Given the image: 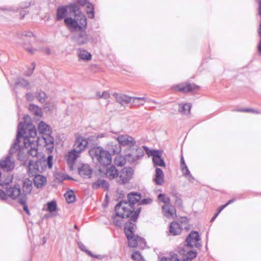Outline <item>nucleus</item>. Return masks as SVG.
I'll return each mask as SVG.
<instances>
[{"label": "nucleus", "mask_w": 261, "mask_h": 261, "mask_svg": "<svg viewBox=\"0 0 261 261\" xmlns=\"http://www.w3.org/2000/svg\"><path fill=\"white\" fill-rule=\"evenodd\" d=\"M133 99V102L134 103H137L138 105H143L144 102L146 101V99L145 97H133L132 98L130 97H128L127 96H124L123 97V100L125 101L126 103H129L132 101Z\"/></svg>", "instance_id": "obj_27"}, {"label": "nucleus", "mask_w": 261, "mask_h": 261, "mask_svg": "<svg viewBox=\"0 0 261 261\" xmlns=\"http://www.w3.org/2000/svg\"><path fill=\"white\" fill-rule=\"evenodd\" d=\"M186 165L184 157L181 156L180 159V166Z\"/></svg>", "instance_id": "obj_56"}, {"label": "nucleus", "mask_w": 261, "mask_h": 261, "mask_svg": "<svg viewBox=\"0 0 261 261\" xmlns=\"http://www.w3.org/2000/svg\"><path fill=\"white\" fill-rule=\"evenodd\" d=\"M161 261H172V255L170 258L163 257Z\"/></svg>", "instance_id": "obj_55"}, {"label": "nucleus", "mask_w": 261, "mask_h": 261, "mask_svg": "<svg viewBox=\"0 0 261 261\" xmlns=\"http://www.w3.org/2000/svg\"><path fill=\"white\" fill-rule=\"evenodd\" d=\"M126 238L128 240V246L130 248L144 249L146 246L144 239L138 234H134Z\"/></svg>", "instance_id": "obj_9"}, {"label": "nucleus", "mask_w": 261, "mask_h": 261, "mask_svg": "<svg viewBox=\"0 0 261 261\" xmlns=\"http://www.w3.org/2000/svg\"><path fill=\"white\" fill-rule=\"evenodd\" d=\"M23 142L25 147L29 149V154L33 158L32 160H44L43 155L38 152V142L35 140H30L28 137H24Z\"/></svg>", "instance_id": "obj_4"}, {"label": "nucleus", "mask_w": 261, "mask_h": 261, "mask_svg": "<svg viewBox=\"0 0 261 261\" xmlns=\"http://www.w3.org/2000/svg\"><path fill=\"white\" fill-rule=\"evenodd\" d=\"M19 201L20 203L23 205L24 211L28 215H30L31 214L30 211L26 204V198L25 197L24 198H20Z\"/></svg>", "instance_id": "obj_43"}, {"label": "nucleus", "mask_w": 261, "mask_h": 261, "mask_svg": "<svg viewBox=\"0 0 261 261\" xmlns=\"http://www.w3.org/2000/svg\"><path fill=\"white\" fill-rule=\"evenodd\" d=\"M33 188L32 181L29 178H26L22 181V193L23 194L26 196L29 194H30Z\"/></svg>", "instance_id": "obj_19"}, {"label": "nucleus", "mask_w": 261, "mask_h": 261, "mask_svg": "<svg viewBox=\"0 0 261 261\" xmlns=\"http://www.w3.org/2000/svg\"><path fill=\"white\" fill-rule=\"evenodd\" d=\"M134 171L132 167H125L119 172L117 181L120 184L124 185L129 182L133 177Z\"/></svg>", "instance_id": "obj_5"}, {"label": "nucleus", "mask_w": 261, "mask_h": 261, "mask_svg": "<svg viewBox=\"0 0 261 261\" xmlns=\"http://www.w3.org/2000/svg\"><path fill=\"white\" fill-rule=\"evenodd\" d=\"M30 136H28L30 140H35L38 142V139H36L37 132L34 126L31 128L30 130Z\"/></svg>", "instance_id": "obj_42"}, {"label": "nucleus", "mask_w": 261, "mask_h": 261, "mask_svg": "<svg viewBox=\"0 0 261 261\" xmlns=\"http://www.w3.org/2000/svg\"><path fill=\"white\" fill-rule=\"evenodd\" d=\"M46 211L50 213L55 212L57 210V205L56 201L53 200L51 201L48 202L46 203Z\"/></svg>", "instance_id": "obj_36"}, {"label": "nucleus", "mask_w": 261, "mask_h": 261, "mask_svg": "<svg viewBox=\"0 0 261 261\" xmlns=\"http://www.w3.org/2000/svg\"><path fill=\"white\" fill-rule=\"evenodd\" d=\"M30 109H32V110H35V114L36 115H38V116H41V110L38 107H36L35 106H30Z\"/></svg>", "instance_id": "obj_48"}, {"label": "nucleus", "mask_w": 261, "mask_h": 261, "mask_svg": "<svg viewBox=\"0 0 261 261\" xmlns=\"http://www.w3.org/2000/svg\"><path fill=\"white\" fill-rule=\"evenodd\" d=\"M13 177L12 175H9L8 176H7L6 181H4L2 184V185H7V184H9V183L12 182V180H13Z\"/></svg>", "instance_id": "obj_50"}, {"label": "nucleus", "mask_w": 261, "mask_h": 261, "mask_svg": "<svg viewBox=\"0 0 261 261\" xmlns=\"http://www.w3.org/2000/svg\"><path fill=\"white\" fill-rule=\"evenodd\" d=\"M76 19L71 17H67L64 19V23L69 30L73 31H81L82 33L80 35V37L83 38L82 40H79V44H83L86 42L87 39L86 38V34L85 30L87 28V18L84 14L80 13L75 14Z\"/></svg>", "instance_id": "obj_1"}, {"label": "nucleus", "mask_w": 261, "mask_h": 261, "mask_svg": "<svg viewBox=\"0 0 261 261\" xmlns=\"http://www.w3.org/2000/svg\"><path fill=\"white\" fill-rule=\"evenodd\" d=\"M67 6L59 7L57 10L56 20H62L66 16L67 13Z\"/></svg>", "instance_id": "obj_29"}, {"label": "nucleus", "mask_w": 261, "mask_h": 261, "mask_svg": "<svg viewBox=\"0 0 261 261\" xmlns=\"http://www.w3.org/2000/svg\"><path fill=\"white\" fill-rule=\"evenodd\" d=\"M237 111L241 112H251L255 114H259V112L257 110H253L252 109H243L238 110Z\"/></svg>", "instance_id": "obj_49"}, {"label": "nucleus", "mask_w": 261, "mask_h": 261, "mask_svg": "<svg viewBox=\"0 0 261 261\" xmlns=\"http://www.w3.org/2000/svg\"><path fill=\"white\" fill-rule=\"evenodd\" d=\"M178 253L182 258L183 261H191L197 256V252L194 251H186L182 249L178 251Z\"/></svg>", "instance_id": "obj_16"}, {"label": "nucleus", "mask_w": 261, "mask_h": 261, "mask_svg": "<svg viewBox=\"0 0 261 261\" xmlns=\"http://www.w3.org/2000/svg\"><path fill=\"white\" fill-rule=\"evenodd\" d=\"M134 226L135 224L129 223L124 228V231L126 237L130 236L135 234L134 233Z\"/></svg>", "instance_id": "obj_35"}, {"label": "nucleus", "mask_w": 261, "mask_h": 261, "mask_svg": "<svg viewBox=\"0 0 261 261\" xmlns=\"http://www.w3.org/2000/svg\"><path fill=\"white\" fill-rule=\"evenodd\" d=\"M29 52H30V53H33V51L31 49H29L28 50Z\"/></svg>", "instance_id": "obj_60"}, {"label": "nucleus", "mask_w": 261, "mask_h": 261, "mask_svg": "<svg viewBox=\"0 0 261 261\" xmlns=\"http://www.w3.org/2000/svg\"><path fill=\"white\" fill-rule=\"evenodd\" d=\"M46 165L45 160H30L29 165V172L34 175L37 172H41Z\"/></svg>", "instance_id": "obj_8"}, {"label": "nucleus", "mask_w": 261, "mask_h": 261, "mask_svg": "<svg viewBox=\"0 0 261 261\" xmlns=\"http://www.w3.org/2000/svg\"><path fill=\"white\" fill-rule=\"evenodd\" d=\"M25 14H20V19H23L24 17Z\"/></svg>", "instance_id": "obj_59"}, {"label": "nucleus", "mask_w": 261, "mask_h": 261, "mask_svg": "<svg viewBox=\"0 0 261 261\" xmlns=\"http://www.w3.org/2000/svg\"><path fill=\"white\" fill-rule=\"evenodd\" d=\"M177 222H179L180 224V226L182 229H187L189 227V221L187 217H180L177 221Z\"/></svg>", "instance_id": "obj_37"}, {"label": "nucleus", "mask_w": 261, "mask_h": 261, "mask_svg": "<svg viewBox=\"0 0 261 261\" xmlns=\"http://www.w3.org/2000/svg\"><path fill=\"white\" fill-rule=\"evenodd\" d=\"M38 131L40 134H41L45 136L48 135H50L51 130L49 125L46 124L44 122H40L38 126Z\"/></svg>", "instance_id": "obj_22"}, {"label": "nucleus", "mask_w": 261, "mask_h": 261, "mask_svg": "<svg viewBox=\"0 0 261 261\" xmlns=\"http://www.w3.org/2000/svg\"><path fill=\"white\" fill-rule=\"evenodd\" d=\"M141 207H137L131 205L127 201H121L115 206L117 216L122 218L129 217L131 221H135L141 212Z\"/></svg>", "instance_id": "obj_2"}, {"label": "nucleus", "mask_w": 261, "mask_h": 261, "mask_svg": "<svg viewBox=\"0 0 261 261\" xmlns=\"http://www.w3.org/2000/svg\"><path fill=\"white\" fill-rule=\"evenodd\" d=\"M172 89L175 92H180L186 93L199 90L200 87L194 84L186 82L173 86L172 87Z\"/></svg>", "instance_id": "obj_7"}, {"label": "nucleus", "mask_w": 261, "mask_h": 261, "mask_svg": "<svg viewBox=\"0 0 261 261\" xmlns=\"http://www.w3.org/2000/svg\"><path fill=\"white\" fill-rule=\"evenodd\" d=\"M114 159V163L117 167H122L126 163V158L121 155L116 154Z\"/></svg>", "instance_id": "obj_30"}, {"label": "nucleus", "mask_w": 261, "mask_h": 261, "mask_svg": "<svg viewBox=\"0 0 261 261\" xmlns=\"http://www.w3.org/2000/svg\"><path fill=\"white\" fill-rule=\"evenodd\" d=\"M88 3L87 0H77V3L82 6H86Z\"/></svg>", "instance_id": "obj_54"}, {"label": "nucleus", "mask_w": 261, "mask_h": 261, "mask_svg": "<svg viewBox=\"0 0 261 261\" xmlns=\"http://www.w3.org/2000/svg\"><path fill=\"white\" fill-rule=\"evenodd\" d=\"M105 97L106 98H108L110 97L109 94L107 92H103L101 96L100 97Z\"/></svg>", "instance_id": "obj_57"}, {"label": "nucleus", "mask_w": 261, "mask_h": 261, "mask_svg": "<svg viewBox=\"0 0 261 261\" xmlns=\"http://www.w3.org/2000/svg\"><path fill=\"white\" fill-rule=\"evenodd\" d=\"M43 139L44 141V147L51 152L54 148V138L48 135L43 137Z\"/></svg>", "instance_id": "obj_24"}, {"label": "nucleus", "mask_w": 261, "mask_h": 261, "mask_svg": "<svg viewBox=\"0 0 261 261\" xmlns=\"http://www.w3.org/2000/svg\"><path fill=\"white\" fill-rule=\"evenodd\" d=\"M34 186L37 188H41L47 183L46 177L41 175H36L33 180Z\"/></svg>", "instance_id": "obj_20"}, {"label": "nucleus", "mask_w": 261, "mask_h": 261, "mask_svg": "<svg viewBox=\"0 0 261 261\" xmlns=\"http://www.w3.org/2000/svg\"><path fill=\"white\" fill-rule=\"evenodd\" d=\"M191 106L190 105L185 103L181 105L180 111L184 114L189 113L190 111Z\"/></svg>", "instance_id": "obj_45"}, {"label": "nucleus", "mask_w": 261, "mask_h": 261, "mask_svg": "<svg viewBox=\"0 0 261 261\" xmlns=\"http://www.w3.org/2000/svg\"><path fill=\"white\" fill-rule=\"evenodd\" d=\"M182 228L180 226V224L176 221L171 223L169 231L173 235H177L181 232Z\"/></svg>", "instance_id": "obj_25"}, {"label": "nucleus", "mask_w": 261, "mask_h": 261, "mask_svg": "<svg viewBox=\"0 0 261 261\" xmlns=\"http://www.w3.org/2000/svg\"><path fill=\"white\" fill-rule=\"evenodd\" d=\"M235 201V199H231L229 200L226 204H223L220 206L218 209L217 213L214 215V216L212 218L211 221H214L216 218L218 216V215L220 213V212L225 208L227 205Z\"/></svg>", "instance_id": "obj_39"}, {"label": "nucleus", "mask_w": 261, "mask_h": 261, "mask_svg": "<svg viewBox=\"0 0 261 261\" xmlns=\"http://www.w3.org/2000/svg\"><path fill=\"white\" fill-rule=\"evenodd\" d=\"M258 11H259V14L261 16V1L259 3V10H258Z\"/></svg>", "instance_id": "obj_58"}, {"label": "nucleus", "mask_w": 261, "mask_h": 261, "mask_svg": "<svg viewBox=\"0 0 261 261\" xmlns=\"http://www.w3.org/2000/svg\"><path fill=\"white\" fill-rule=\"evenodd\" d=\"M116 140L120 146H132L135 145L136 142L134 138L127 135H121L116 138Z\"/></svg>", "instance_id": "obj_13"}, {"label": "nucleus", "mask_w": 261, "mask_h": 261, "mask_svg": "<svg viewBox=\"0 0 261 261\" xmlns=\"http://www.w3.org/2000/svg\"><path fill=\"white\" fill-rule=\"evenodd\" d=\"M74 227H75V228H76V227H77L76 225H75V226H74Z\"/></svg>", "instance_id": "obj_62"}, {"label": "nucleus", "mask_w": 261, "mask_h": 261, "mask_svg": "<svg viewBox=\"0 0 261 261\" xmlns=\"http://www.w3.org/2000/svg\"><path fill=\"white\" fill-rule=\"evenodd\" d=\"M151 155L152 156V161L155 166L165 167V163L161 156L159 155V152L155 150L150 151Z\"/></svg>", "instance_id": "obj_18"}, {"label": "nucleus", "mask_w": 261, "mask_h": 261, "mask_svg": "<svg viewBox=\"0 0 261 261\" xmlns=\"http://www.w3.org/2000/svg\"><path fill=\"white\" fill-rule=\"evenodd\" d=\"M79 172L81 176L89 178L91 176L92 171L88 165H83L79 169Z\"/></svg>", "instance_id": "obj_28"}, {"label": "nucleus", "mask_w": 261, "mask_h": 261, "mask_svg": "<svg viewBox=\"0 0 261 261\" xmlns=\"http://www.w3.org/2000/svg\"><path fill=\"white\" fill-rule=\"evenodd\" d=\"M87 7V13L88 15V17L90 18H94V11H93V7L92 5L88 2L87 4L86 5Z\"/></svg>", "instance_id": "obj_41"}, {"label": "nucleus", "mask_w": 261, "mask_h": 261, "mask_svg": "<svg viewBox=\"0 0 261 261\" xmlns=\"http://www.w3.org/2000/svg\"><path fill=\"white\" fill-rule=\"evenodd\" d=\"M163 215L167 218H175L177 216L176 210L171 204L162 206Z\"/></svg>", "instance_id": "obj_14"}, {"label": "nucleus", "mask_w": 261, "mask_h": 261, "mask_svg": "<svg viewBox=\"0 0 261 261\" xmlns=\"http://www.w3.org/2000/svg\"><path fill=\"white\" fill-rule=\"evenodd\" d=\"M89 153L92 158H95L97 162L104 168L111 164L112 161V154L101 146L92 148Z\"/></svg>", "instance_id": "obj_3"}, {"label": "nucleus", "mask_w": 261, "mask_h": 261, "mask_svg": "<svg viewBox=\"0 0 261 261\" xmlns=\"http://www.w3.org/2000/svg\"><path fill=\"white\" fill-rule=\"evenodd\" d=\"M0 167L4 171L6 172L13 170L15 168L14 160L10 156H7L3 158L0 161Z\"/></svg>", "instance_id": "obj_10"}, {"label": "nucleus", "mask_w": 261, "mask_h": 261, "mask_svg": "<svg viewBox=\"0 0 261 261\" xmlns=\"http://www.w3.org/2000/svg\"><path fill=\"white\" fill-rule=\"evenodd\" d=\"M80 152L73 149V150L69 151L67 156V161L70 167H72L76 159L80 156Z\"/></svg>", "instance_id": "obj_21"}, {"label": "nucleus", "mask_w": 261, "mask_h": 261, "mask_svg": "<svg viewBox=\"0 0 261 261\" xmlns=\"http://www.w3.org/2000/svg\"><path fill=\"white\" fill-rule=\"evenodd\" d=\"M151 202V199H143L142 201H141L139 202V205H140V204H146L150 203Z\"/></svg>", "instance_id": "obj_52"}, {"label": "nucleus", "mask_w": 261, "mask_h": 261, "mask_svg": "<svg viewBox=\"0 0 261 261\" xmlns=\"http://www.w3.org/2000/svg\"><path fill=\"white\" fill-rule=\"evenodd\" d=\"M24 133V129L23 128H18V130L17 132V138H20L23 136V134Z\"/></svg>", "instance_id": "obj_53"}, {"label": "nucleus", "mask_w": 261, "mask_h": 261, "mask_svg": "<svg viewBox=\"0 0 261 261\" xmlns=\"http://www.w3.org/2000/svg\"><path fill=\"white\" fill-rule=\"evenodd\" d=\"M93 189H98L99 188H102L106 190H107L109 188V184L105 180H98L92 184Z\"/></svg>", "instance_id": "obj_32"}, {"label": "nucleus", "mask_w": 261, "mask_h": 261, "mask_svg": "<svg viewBox=\"0 0 261 261\" xmlns=\"http://www.w3.org/2000/svg\"><path fill=\"white\" fill-rule=\"evenodd\" d=\"M64 197L66 201L70 203H72L75 200V196L74 192L72 190L67 191L64 194Z\"/></svg>", "instance_id": "obj_34"}, {"label": "nucleus", "mask_w": 261, "mask_h": 261, "mask_svg": "<svg viewBox=\"0 0 261 261\" xmlns=\"http://www.w3.org/2000/svg\"><path fill=\"white\" fill-rule=\"evenodd\" d=\"M200 237L197 231H192L186 239L187 245L190 247H198Z\"/></svg>", "instance_id": "obj_15"}, {"label": "nucleus", "mask_w": 261, "mask_h": 261, "mask_svg": "<svg viewBox=\"0 0 261 261\" xmlns=\"http://www.w3.org/2000/svg\"><path fill=\"white\" fill-rule=\"evenodd\" d=\"M107 150L113 155L118 154L121 151V147L119 143L111 142L107 144Z\"/></svg>", "instance_id": "obj_17"}, {"label": "nucleus", "mask_w": 261, "mask_h": 261, "mask_svg": "<svg viewBox=\"0 0 261 261\" xmlns=\"http://www.w3.org/2000/svg\"><path fill=\"white\" fill-rule=\"evenodd\" d=\"M127 198L128 201L131 205L134 207V205L140 201L141 196V194L136 192H132L128 194Z\"/></svg>", "instance_id": "obj_23"}, {"label": "nucleus", "mask_w": 261, "mask_h": 261, "mask_svg": "<svg viewBox=\"0 0 261 261\" xmlns=\"http://www.w3.org/2000/svg\"><path fill=\"white\" fill-rule=\"evenodd\" d=\"M21 190L18 186L9 187L6 190V193L0 190V199L7 200L8 198L14 200L16 199L21 195Z\"/></svg>", "instance_id": "obj_6"}, {"label": "nucleus", "mask_w": 261, "mask_h": 261, "mask_svg": "<svg viewBox=\"0 0 261 261\" xmlns=\"http://www.w3.org/2000/svg\"><path fill=\"white\" fill-rule=\"evenodd\" d=\"M67 6L68 9H71L74 13H76V12L81 13L80 7L75 4H71Z\"/></svg>", "instance_id": "obj_44"}, {"label": "nucleus", "mask_w": 261, "mask_h": 261, "mask_svg": "<svg viewBox=\"0 0 261 261\" xmlns=\"http://www.w3.org/2000/svg\"><path fill=\"white\" fill-rule=\"evenodd\" d=\"M47 54H49V50L47 51Z\"/></svg>", "instance_id": "obj_61"}, {"label": "nucleus", "mask_w": 261, "mask_h": 261, "mask_svg": "<svg viewBox=\"0 0 261 261\" xmlns=\"http://www.w3.org/2000/svg\"><path fill=\"white\" fill-rule=\"evenodd\" d=\"M154 180L158 185H162L164 182V176L162 170L160 168H156Z\"/></svg>", "instance_id": "obj_26"}, {"label": "nucleus", "mask_w": 261, "mask_h": 261, "mask_svg": "<svg viewBox=\"0 0 261 261\" xmlns=\"http://www.w3.org/2000/svg\"><path fill=\"white\" fill-rule=\"evenodd\" d=\"M37 98L41 102L43 103L45 101L47 97L46 94L44 92L41 91L38 93Z\"/></svg>", "instance_id": "obj_47"}, {"label": "nucleus", "mask_w": 261, "mask_h": 261, "mask_svg": "<svg viewBox=\"0 0 261 261\" xmlns=\"http://www.w3.org/2000/svg\"><path fill=\"white\" fill-rule=\"evenodd\" d=\"M158 200L160 202L164 203V205H168L170 203V198L163 194H160L158 195Z\"/></svg>", "instance_id": "obj_38"}, {"label": "nucleus", "mask_w": 261, "mask_h": 261, "mask_svg": "<svg viewBox=\"0 0 261 261\" xmlns=\"http://www.w3.org/2000/svg\"><path fill=\"white\" fill-rule=\"evenodd\" d=\"M181 170L183 173V174L185 175L186 176H188L189 177H192V175L190 173V172L189 170L188 169L187 165H184L180 166Z\"/></svg>", "instance_id": "obj_46"}, {"label": "nucleus", "mask_w": 261, "mask_h": 261, "mask_svg": "<svg viewBox=\"0 0 261 261\" xmlns=\"http://www.w3.org/2000/svg\"><path fill=\"white\" fill-rule=\"evenodd\" d=\"M53 156L52 155H49L47 160V164H48L49 168H51L53 166L52 164Z\"/></svg>", "instance_id": "obj_51"}, {"label": "nucleus", "mask_w": 261, "mask_h": 261, "mask_svg": "<svg viewBox=\"0 0 261 261\" xmlns=\"http://www.w3.org/2000/svg\"><path fill=\"white\" fill-rule=\"evenodd\" d=\"M88 144V141L87 139L79 136L76 137V140L73 145V149L77 151V152L80 153L84 151Z\"/></svg>", "instance_id": "obj_11"}, {"label": "nucleus", "mask_w": 261, "mask_h": 261, "mask_svg": "<svg viewBox=\"0 0 261 261\" xmlns=\"http://www.w3.org/2000/svg\"><path fill=\"white\" fill-rule=\"evenodd\" d=\"M79 58L84 61H89L91 59V54L85 49H79L78 51Z\"/></svg>", "instance_id": "obj_31"}, {"label": "nucleus", "mask_w": 261, "mask_h": 261, "mask_svg": "<svg viewBox=\"0 0 261 261\" xmlns=\"http://www.w3.org/2000/svg\"><path fill=\"white\" fill-rule=\"evenodd\" d=\"M131 256L134 261H145L144 257L139 251H136L134 252Z\"/></svg>", "instance_id": "obj_40"}, {"label": "nucleus", "mask_w": 261, "mask_h": 261, "mask_svg": "<svg viewBox=\"0 0 261 261\" xmlns=\"http://www.w3.org/2000/svg\"><path fill=\"white\" fill-rule=\"evenodd\" d=\"M174 198V204L177 207L182 208L184 207V202L181 198V195L177 193L172 194Z\"/></svg>", "instance_id": "obj_33"}, {"label": "nucleus", "mask_w": 261, "mask_h": 261, "mask_svg": "<svg viewBox=\"0 0 261 261\" xmlns=\"http://www.w3.org/2000/svg\"><path fill=\"white\" fill-rule=\"evenodd\" d=\"M110 166H107L106 167V170H105L102 168L99 169V171L101 173H103L107 177L110 179H113L115 178H117L118 171L115 166V165H110Z\"/></svg>", "instance_id": "obj_12"}]
</instances>
